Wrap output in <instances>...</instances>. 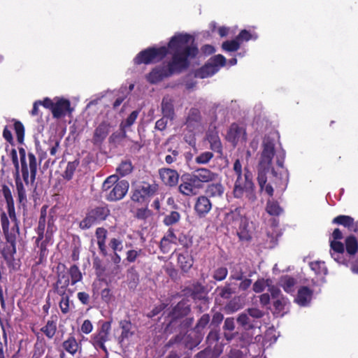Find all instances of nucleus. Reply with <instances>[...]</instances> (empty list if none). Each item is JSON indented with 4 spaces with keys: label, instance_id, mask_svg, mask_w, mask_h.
I'll use <instances>...</instances> for the list:
<instances>
[{
    "label": "nucleus",
    "instance_id": "obj_1",
    "mask_svg": "<svg viewBox=\"0 0 358 358\" xmlns=\"http://www.w3.org/2000/svg\"><path fill=\"white\" fill-rule=\"evenodd\" d=\"M278 135L275 133L264 136L262 142V151L257 166V181L261 191L273 196L274 189L271 185L266 183V173L271 171L275 178L276 186L284 191L288 185L289 172L284 168L285 152L275 148Z\"/></svg>",
    "mask_w": 358,
    "mask_h": 358
},
{
    "label": "nucleus",
    "instance_id": "obj_2",
    "mask_svg": "<svg viewBox=\"0 0 358 358\" xmlns=\"http://www.w3.org/2000/svg\"><path fill=\"white\" fill-rule=\"evenodd\" d=\"M194 38L188 34H178L173 36L169 43L173 57L167 66H160L155 68L147 76V80L152 84L161 81L174 73H180L186 69L189 59L194 58L198 53V48L194 46Z\"/></svg>",
    "mask_w": 358,
    "mask_h": 358
},
{
    "label": "nucleus",
    "instance_id": "obj_3",
    "mask_svg": "<svg viewBox=\"0 0 358 358\" xmlns=\"http://www.w3.org/2000/svg\"><path fill=\"white\" fill-rule=\"evenodd\" d=\"M233 170L236 176L233 190L234 197L241 199L245 195L249 201H255L257 196L252 172L245 167L243 173L242 164L238 159L234 162Z\"/></svg>",
    "mask_w": 358,
    "mask_h": 358
},
{
    "label": "nucleus",
    "instance_id": "obj_4",
    "mask_svg": "<svg viewBox=\"0 0 358 358\" xmlns=\"http://www.w3.org/2000/svg\"><path fill=\"white\" fill-rule=\"evenodd\" d=\"M129 187V184L127 180H118L115 175L108 176L102 185V190L106 193L105 196L109 201H117L123 199Z\"/></svg>",
    "mask_w": 358,
    "mask_h": 358
},
{
    "label": "nucleus",
    "instance_id": "obj_5",
    "mask_svg": "<svg viewBox=\"0 0 358 358\" xmlns=\"http://www.w3.org/2000/svg\"><path fill=\"white\" fill-rule=\"evenodd\" d=\"M190 308L187 302L180 301L169 315V322L168 327L178 329L180 331L185 330L193 323V318H184L188 315Z\"/></svg>",
    "mask_w": 358,
    "mask_h": 358
},
{
    "label": "nucleus",
    "instance_id": "obj_6",
    "mask_svg": "<svg viewBox=\"0 0 358 358\" xmlns=\"http://www.w3.org/2000/svg\"><path fill=\"white\" fill-rule=\"evenodd\" d=\"M19 155L20 159L21 172L23 180L28 185L29 182V173L30 181L31 183L34 182L37 173V162L36 158L32 152H29L27 157V152L24 148H19Z\"/></svg>",
    "mask_w": 358,
    "mask_h": 358
},
{
    "label": "nucleus",
    "instance_id": "obj_7",
    "mask_svg": "<svg viewBox=\"0 0 358 358\" xmlns=\"http://www.w3.org/2000/svg\"><path fill=\"white\" fill-rule=\"evenodd\" d=\"M110 214V210L107 205L89 208L85 217L80 222L79 227L83 230L89 229L92 226L106 220Z\"/></svg>",
    "mask_w": 358,
    "mask_h": 358
},
{
    "label": "nucleus",
    "instance_id": "obj_8",
    "mask_svg": "<svg viewBox=\"0 0 358 358\" xmlns=\"http://www.w3.org/2000/svg\"><path fill=\"white\" fill-rule=\"evenodd\" d=\"M167 52L168 49L165 46L150 48L140 52L134 59V62L136 64H148L163 59Z\"/></svg>",
    "mask_w": 358,
    "mask_h": 358
},
{
    "label": "nucleus",
    "instance_id": "obj_9",
    "mask_svg": "<svg viewBox=\"0 0 358 358\" xmlns=\"http://www.w3.org/2000/svg\"><path fill=\"white\" fill-rule=\"evenodd\" d=\"M158 187L156 184L150 185L143 182L138 185L134 191L131 200L136 202H142L145 199L153 196L157 191Z\"/></svg>",
    "mask_w": 358,
    "mask_h": 358
},
{
    "label": "nucleus",
    "instance_id": "obj_10",
    "mask_svg": "<svg viewBox=\"0 0 358 358\" xmlns=\"http://www.w3.org/2000/svg\"><path fill=\"white\" fill-rule=\"evenodd\" d=\"M111 329L110 322H104L101 324L98 333L92 338V343L96 348H100L107 353L104 343L109 340V334Z\"/></svg>",
    "mask_w": 358,
    "mask_h": 358
},
{
    "label": "nucleus",
    "instance_id": "obj_11",
    "mask_svg": "<svg viewBox=\"0 0 358 358\" xmlns=\"http://www.w3.org/2000/svg\"><path fill=\"white\" fill-rule=\"evenodd\" d=\"M70 282L69 274L65 271V266H57V280L53 284V290L56 294H64L65 290H68Z\"/></svg>",
    "mask_w": 358,
    "mask_h": 358
},
{
    "label": "nucleus",
    "instance_id": "obj_12",
    "mask_svg": "<svg viewBox=\"0 0 358 358\" xmlns=\"http://www.w3.org/2000/svg\"><path fill=\"white\" fill-rule=\"evenodd\" d=\"M201 185H197L190 174L182 176L181 183L178 187L179 192L185 196H193L197 194Z\"/></svg>",
    "mask_w": 358,
    "mask_h": 358
},
{
    "label": "nucleus",
    "instance_id": "obj_13",
    "mask_svg": "<svg viewBox=\"0 0 358 358\" xmlns=\"http://www.w3.org/2000/svg\"><path fill=\"white\" fill-rule=\"evenodd\" d=\"M227 140L236 146L238 143H243L246 141L245 129L238 124H232L227 134Z\"/></svg>",
    "mask_w": 358,
    "mask_h": 358
},
{
    "label": "nucleus",
    "instance_id": "obj_14",
    "mask_svg": "<svg viewBox=\"0 0 358 358\" xmlns=\"http://www.w3.org/2000/svg\"><path fill=\"white\" fill-rule=\"evenodd\" d=\"M197 185L203 186V183L216 181L218 174L206 168H200L190 174Z\"/></svg>",
    "mask_w": 358,
    "mask_h": 358
},
{
    "label": "nucleus",
    "instance_id": "obj_15",
    "mask_svg": "<svg viewBox=\"0 0 358 358\" xmlns=\"http://www.w3.org/2000/svg\"><path fill=\"white\" fill-rule=\"evenodd\" d=\"M0 220L6 238H9L10 241H13V238H17L20 236L19 223L13 224L10 229V221L4 212L1 213Z\"/></svg>",
    "mask_w": 358,
    "mask_h": 358
},
{
    "label": "nucleus",
    "instance_id": "obj_16",
    "mask_svg": "<svg viewBox=\"0 0 358 358\" xmlns=\"http://www.w3.org/2000/svg\"><path fill=\"white\" fill-rule=\"evenodd\" d=\"M71 103L64 99H57L52 108V113L55 118L59 119L72 112Z\"/></svg>",
    "mask_w": 358,
    "mask_h": 358
},
{
    "label": "nucleus",
    "instance_id": "obj_17",
    "mask_svg": "<svg viewBox=\"0 0 358 358\" xmlns=\"http://www.w3.org/2000/svg\"><path fill=\"white\" fill-rule=\"evenodd\" d=\"M16 239L17 238H13V241H10L9 238H6L7 243L1 252L8 267H13L14 255L16 253Z\"/></svg>",
    "mask_w": 358,
    "mask_h": 358
},
{
    "label": "nucleus",
    "instance_id": "obj_18",
    "mask_svg": "<svg viewBox=\"0 0 358 358\" xmlns=\"http://www.w3.org/2000/svg\"><path fill=\"white\" fill-rule=\"evenodd\" d=\"M212 203L206 196H200L197 198L194 210L199 217H205L211 210Z\"/></svg>",
    "mask_w": 358,
    "mask_h": 358
},
{
    "label": "nucleus",
    "instance_id": "obj_19",
    "mask_svg": "<svg viewBox=\"0 0 358 358\" xmlns=\"http://www.w3.org/2000/svg\"><path fill=\"white\" fill-rule=\"evenodd\" d=\"M160 178L163 182L168 186H176L178 182L179 174L176 170L171 169H161L159 171Z\"/></svg>",
    "mask_w": 358,
    "mask_h": 358
},
{
    "label": "nucleus",
    "instance_id": "obj_20",
    "mask_svg": "<svg viewBox=\"0 0 358 358\" xmlns=\"http://www.w3.org/2000/svg\"><path fill=\"white\" fill-rule=\"evenodd\" d=\"M201 122V113L197 108H191L186 118L185 125L190 131L198 129Z\"/></svg>",
    "mask_w": 358,
    "mask_h": 358
},
{
    "label": "nucleus",
    "instance_id": "obj_21",
    "mask_svg": "<svg viewBox=\"0 0 358 358\" xmlns=\"http://www.w3.org/2000/svg\"><path fill=\"white\" fill-rule=\"evenodd\" d=\"M110 124L103 122L95 129L92 138V143L94 145H100L106 139L109 133Z\"/></svg>",
    "mask_w": 358,
    "mask_h": 358
},
{
    "label": "nucleus",
    "instance_id": "obj_22",
    "mask_svg": "<svg viewBox=\"0 0 358 358\" xmlns=\"http://www.w3.org/2000/svg\"><path fill=\"white\" fill-rule=\"evenodd\" d=\"M236 285L231 282H227L224 285L218 286L215 293L222 299H229L236 293Z\"/></svg>",
    "mask_w": 358,
    "mask_h": 358
},
{
    "label": "nucleus",
    "instance_id": "obj_23",
    "mask_svg": "<svg viewBox=\"0 0 358 358\" xmlns=\"http://www.w3.org/2000/svg\"><path fill=\"white\" fill-rule=\"evenodd\" d=\"M108 231L103 227H98L95 231V236L96 238V242L100 253L103 256L108 255L107 247L106 245V241L107 238Z\"/></svg>",
    "mask_w": 358,
    "mask_h": 358
},
{
    "label": "nucleus",
    "instance_id": "obj_24",
    "mask_svg": "<svg viewBox=\"0 0 358 358\" xmlns=\"http://www.w3.org/2000/svg\"><path fill=\"white\" fill-rule=\"evenodd\" d=\"M313 290L308 287H301L297 293L295 301L301 306H308L313 297Z\"/></svg>",
    "mask_w": 358,
    "mask_h": 358
},
{
    "label": "nucleus",
    "instance_id": "obj_25",
    "mask_svg": "<svg viewBox=\"0 0 358 358\" xmlns=\"http://www.w3.org/2000/svg\"><path fill=\"white\" fill-rule=\"evenodd\" d=\"M237 235L241 241H250L252 238V231L247 217H244L237 227Z\"/></svg>",
    "mask_w": 358,
    "mask_h": 358
},
{
    "label": "nucleus",
    "instance_id": "obj_26",
    "mask_svg": "<svg viewBox=\"0 0 358 358\" xmlns=\"http://www.w3.org/2000/svg\"><path fill=\"white\" fill-rule=\"evenodd\" d=\"M273 313L275 317H282L287 312L289 301L287 298L281 296L273 301Z\"/></svg>",
    "mask_w": 358,
    "mask_h": 358
},
{
    "label": "nucleus",
    "instance_id": "obj_27",
    "mask_svg": "<svg viewBox=\"0 0 358 358\" xmlns=\"http://www.w3.org/2000/svg\"><path fill=\"white\" fill-rule=\"evenodd\" d=\"M245 216L241 214V208H236L227 213L224 217V222L227 224L231 225L233 228H237Z\"/></svg>",
    "mask_w": 358,
    "mask_h": 358
},
{
    "label": "nucleus",
    "instance_id": "obj_28",
    "mask_svg": "<svg viewBox=\"0 0 358 358\" xmlns=\"http://www.w3.org/2000/svg\"><path fill=\"white\" fill-rule=\"evenodd\" d=\"M72 293L73 292H71L70 289H68L64 291V294H57L61 296L59 306L63 314L68 313L71 309V307L73 306V301H70V296L72 294Z\"/></svg>",
    "mask_w": 358,
    "mask_h": 358
},
{
    "label": "nucleus",
    "instance_id": "obj_29",
    "mask_svg": "<svg viewBox=\"0 0 358 358\" xmlns=\"http://www.w3.org/2000/svg\"><path fill=\"white\" fill-rule=\"evenodd\" d=\"M120 327L122 329V333L118 339L119 343H122L124 341L130 338L134 335V332L132 330L133 326L130 321H120Z\"/></svg>",
    "mask_w": 358,
    "mask_h": 358
},
{
    "label": "nucleus",
    "instance_id": "obj_30",
    "mask_svg": "<svg viewBox=\"0 0 358 358\" xmlns=\"http://www.w3.org/2000/svg\"><path fill=\"white\" fill-rule=\"evenodd\" d=\"M57 317L52 316L46 322V324L41 329V331L49 339H52L57 331Z\"/></svg>",
    "mask_w": 358,
    "mask_h": 358
},
{
    "label": "nucleus",
    "instance_id": "obj_31",
    "mask_svg": "<svg viewBox=\"0 0 358 358\" xmlns=\"http://www.w3.org/2000/svg\"><path fill=\"white\" fill-rule=\"evenodd\" d=\"M206 138L210 145V149L219 153L222 152V143L216 131H208Z\"/></svg>",
    "mask_w": 358,
    "mask_h": 358
},
{
    "label": "nucleus",
    "instance_id": "obj_32",
    "mask_svg": "<svg viewBox=\"0 0 358 358\" xmlns=\"http://www.w3.org/2000/svg\"><path fill=\"white\" fill-rule=\"evenodd\" d=\"M162 110L165 117L172 120L174 117L173 101L169 96H164L162 101Z\"/></svg>",
    "mask_w": 358,
    "mask_h": 358
},
{
    "label": "nucleus",
    "instance_id": "obj_33",
    "mask_svg": "<svg viewBox=\"0 0 358 358\" xmlns=\"http://www.w3.org/2000/svg\"><path fill=\"white\" fill-rule=\"evenodd\" d=\"M333 223L343 225L350 231H357V224L354 223V219L348 215H338L333 220Z\"/></svg>",
    "mask_w": 358,
    "mask_h": 358
},
{
    "label": "nucleus",
    "instance_id": "obj_34",
    "mask_svg": "<svg viewBox=\"0 0 358 358\" xmlns=\"http://www.w3.org/2000/svg\"><path fill=\"white\" fill-rule=\"evenodd\" d=\"M237 322L246 329H253L258 326L257 322L253 320L245 310L239 315Z\"/></svg>",
    "mask_w": 358,
    "mask_h": 358
},
{
    "label": "nucleus",
    "instance_id": "obj_35",
    "mask_svg": "<svg viewBox=\"0 0 358 358\" xmlns=\"http://www.w3.org/2000/svg\"><path fill=\"white\" fill-rule=\"evenodd\" d=\"M205 192L207 196L222 197L224 192V187L220 182H217L208 185Z\"/></svg>",
    "mask_w": 358,
    "mask_h": 358
},
{
    "label": "nucleus",
    "instance_id": "obj_36",
    "mask_svg": "<svg viewBox=\"0 0 358 358\" xmlns=\"http://www.w3.org/2000/svg\"><path fill=\"white\" fill-rule=\"evenodd\" d=\"M178 262L181 269L187 272L193 265L194 261L192 257L187 252L178 255Z\"/></svg>",
    "mask_w": 358,
    "mask_h": 358
},
{
    "label": "nucleus",
    "instance_id": "obj_37",
    "mask_svg": "<svg viewBox=\"0 0 358 358\" xmlns=\"http://www.w3.org/2000/svg\"><path fill=\"white\" fill-rule=\"evenodd\" d=\"M296 283V280L289 275L282 276L280 280V286L283 288L285 292L289 294L294 292Z\"/></svg>",
    "mask_w": 358,
    "mask_h": 358
},
{
    "label": "nucleus",
    "instance_id": "obj_38",
    "mask_svg": "<svg viewBox=\"0 0 358 358\" xmlns=\"http://www.w3.org/2000/svg\"><path fill=\"white\" fill-rule=\"evenodd\" d=\"M15 180L18 201L21 204L24 205L27 203V194L24 185L20 178V174H16Z\"/></svg>",
    "mask_w": 358,
    "mask_h": 358
},
{
    "label": "nucleus",
    "instance_id": "obj_39",
    "mask_svg": "<svg viewBox=\"0 0 358 358\" xmlns=\"http://www.w3.org/2000/svg\"><path fill=\"white\" fill-rule=\"evenodd\" d=\"M218 69L216 65H213L210 62L205 64L201 67L199 71L196 73V76L204 78L211 76L218 71Z\"/></svg>",
    "mask_w": 358,
    "mask_h": 358
},
{
    "label": "nucleus",
    "instance_id": "obj_40",
    "mask_svg": "<svg viewBox=\"0 0 358 358\" xmlns=\"http://www.w3.org/2000/svg\"><path fill=\"white\" fill-rule=\"evenodd\" d=\"M62 347L66 352L73 355L78 351L79 345L73 336H70L63 342Z\"/></svg>",
    "mask_w": 358,
    "mask_h": 358
},
{
    "label": "nucleus",
    "instance_id": "obj_41",
    "mask_svg": "<svg viewBox=\"0 0 358 358\" xmlns=\"http://www.w3.org/2000/svg\"><path fill=\"white\" fill-rule=\"evenodd\" d=\"M266 211L271 215L278 216L282 212V208L278 201L268 199L266 203Z\"/></svg>",
    "mask_w": 358,
    "mask_h": 358
},
{
    "label": "nucleus",
    "instance_id": "obj_42",
    "mask_svg": "<svg viewBox=\"0 0 358 358\" xmlns=\"http://www.w3.org/2000/svg\"><path fill=\"white\" fill-rule=\"evenodd\" d=\"M67 272L69 274V278H71L70 282L72 285L82 280L83 275L80 268L76 264L72 265Z\"/></svg>",
    "mask_w": 358,
    "mask_h": 358
},
{
    "label": "nucleus",
    "instance_id": "obj_43",
    "mask_svg": "<svg viewBox=\"0 0 358 358\" xmlns=\"http://www.w3.org/2000/svg\"><path fill=\"white\" fill-rule=\"evenodd\" d=\"M345 247L347 252L350 255L356 254L358 250V242L354 236H349L345 239Z\"/></svg>",
    "mask_w": 358,
    "mask_h": 358
},
{
    "label": "nucleus",
    "instance_id": "obj_44",
    "mask_svg": "<svg viewBox=\"0 0 358 358\" xmlns=\"http://www.w3.org/2000/svg\"><path fill=\"white\" fill-rule=\"evenodd\" d=\"M54 216L50 213L48 217V226L45 231L46 241H51L54 232L57 230V227L55 225Z\"/></svg>",
    "mask_w": 358,
    "mask_h": 358
},
{
    "label": "nucleus",
    "instance_id": "obj_45",
    "mask_svg": "<svg viewBox=\"0 0 358 358\" xmlns=\"http://www.w3.org/2000/svg\"><path fill=\"white\" fill-rule=\"evenodd\" d=\"M133 170V166L130 160L122 161L116 171L121 176H125L129 174Z\"/></svg>",
    "mask_w": 358,
    "mask_h": 358
},
{
    "label": "nucleus",
    "instance_id": "obj_46",
    "mask_svg": "<svg viewBox=\"0 0 358 358\" xmlns=\"http://www.w3.org/2000/svg\"><path fill=\"white\" fill-rule=\"evenodd\" d=\"M243 305L240 297H234L230 300L225 306V309L228 313H234L242 308Z\"/></svg>",
    "mask_w": 358,
    "mask_h": 358
},
{
    "label": "nucleus",
    "instance_id": "obj_47",
    "mask_svg": "<svg viewBox=\"0 0 358 358\" xmlns=\"http://www.w3.org/2000/svg\"><path fill=\"white\" fill-rule=\"evenodd\" d=\"M79 162L77 160H75L73 162H69L67 164L66 170L64 171L63 173L64 178L69 180L73 178V176L74 174V172L78 166Z\"/></svg>",
    "mask_w": 358,
    "mask_h": 358
},
{
    "label": "nucleus",
    "instance_id": "obj_48",
    "mask_svg": "<svg viewBox=\"0 0 358 358\" xmlns=\"http://www.w3.org/2000/svg\"><path fill=\"white\" fill-rule=\"evenodd\" d=\"M14 129L17 137V141L20 143H22L24 137V127L20 121H15L14 124Z\"/></svg>",
    "mask_w": 358,
    "mask_h": 358
},
{
    "label": "nucleus",
    "instance_id": "obj_49",
    "mask_svg": "<svg viewBox=\"0 0 358 358\" xmlns=\"http://www.w3.org/2000/svg\"><path fill=\"white\" fill-rule=\"evenodd\" d=\"M50 242V241H46V238H45L44 241H43L40 243V245H37L40 249L39 257H38V261L37 262V264H42L46 259L48 253V251L47 250V245Z\"/></svg>",
    "mask_w": 358,
    "mask_h": 358
},
{
    "label": "nucleus",
    "instance_id": "obj_50",
    "mask_svg": "<svg viewBox=\"0 0 358 358\" xmlns=\"http://www.w3.org/2000/svg\"><path fill=\"white\" fill-rule=\"evenodd\" d=\"M222 48L225 51L234 52L239 49L240 44L236 38L232 41H224L222 45Z\"/></svg>",
    "mask_w": 358,
    "mask_h": 358
},
{
    "label": "nucleus",
    "instance_id": "obj_51",
    "mask_svg": "<svg viewBox=\"0 0 358 358\" xmlns=\"http://www.w3.org/2000/svg\"><path fill=\"white\" fill-rule=\"evenodd\" d=\"M180 219V215L177 211H172L164 218V223L166 226L173 225L177 223Z\"/></svg>",
    "mask_w": 358,
    "mask_h": 358
},
{
    "label": "nucleus",
    "instance_id": "obj_52",
    "mask_svg": "<svg viewBox=\"0 0 358 358\" xmlns=\"http://www.w3.org/2000/svg\"><path fill=\"white\" fill-rule=\"evenodd\" d=\"M310 267L317 274L326 275L327 273V268L324 265V262H310Z\"/></svg>",
    "mask_w": 358,
    "mask_h": 358
},
{
    "label": "nucleus",
    "instance_id": "obj_53",
    "mask_svg": "<svg viewBox=\"0 0 358 358\" xmlns=\"http://www.w3.org/2000/svg\"><path fill=\"white\" fill-rule=\"evenodd\" d=\"M228 274V270L226 267H219L213 271V278L217 281L224 280Z\"/></svg>",
    "mask_w": 358,
    "mask_h": 358
},
{
    "label": "nucleus",
    "instance_id": "obj_54",
    "mask_svg": "<svg viewBox=\"0 0 358 358\" xmlns=\"http://www.w3.org/2000/svg\"><path fill=\"white\" fill-rule=\"evenodd\" d=\"M213 157V154L211 152L206 151L201 153L195 158V162L197 164H206L208 163Z\"/></svg>",
    "mask_w": 358,
    "mask_h": 358
},
{
    "label": "nucleus",
    "instance_id": "obj_55",
    "mask_svg": "<svg viewBox=\"0 0 358 358\" xmlns=\"http://www.w3.org/2000/svg\"><path fill=\"white\" fill-rule=\"evenodd\" d=\"M138 114V110H134L124 121L122 122L120 124L121 127L123 129L130 127L135 122Z\"/></svg>",
    "mask_w": 358,
    "mask_h": 358
},
{
    "label": "nucleus",
    "instance_id": "obj_56",
    "mask_svg": "<svg viewBox=\"0 0 358 358\" xmlns=\"http://www.w3.org/2000/svg\"><path fill=\"white\" fill-rule=\"evenodd\" d=\"M46 223V209L45 207L41 208V216L39 217L36 232L44 233Z\"/></svg>",
    "mask_w": 358,
    "mask_h": 358
},
{
    "label": "nucleus",
    "instance_id": "obj_57",
    "mask_svg": "<svg viewBox=\"0 0 358 358\" xmlns=\"http://www.w3.org/2000/svg\"><path fill=\"white\" fill-rule=\"evenodd\" d=\"M108 245L113 252H121L123 250L122 241L120 238H111Z\"/></svg>",
    "mask_w": 358,
    "mask_h": 358
},
{
    "label": "nucleus",
    "instance_id": "obj_58",
    "mask_svg": "<svg viewBox=\"0 0 358 358\" xmlns=\"http://www.w3.org/2000/svg\"><path fill=\"white\" fill-rule=\"evenodd\" d=\"M142 253L143 250L141 249L129 250L126 252L125 260L129 263H134Z\"/></svg>",
    "mask_w": 358,
    "mask_h": 358
},
{
    "label": "nucleus",
    "instance_id": "obj_59",
    "mask_svg": "<svg viewBox=\"0 0 358 358\" xmlns=\"http://www.w3.org/2000/svg\"><path fill=\"white\" fill-rule=\"evenodd\" d=\"M48 143H49V151H50V154L52 155V156H56L57 152H58V150L59 148V141L56 138V137H53V138H50L49 140H48Z\"/></svg>",
    "mask_w": 358,
    "mask_h": 358
},
{
    "label": "nucleus",
    "instance_id": "obj_60",
    "mask_svg": "<svg viewBox=\"0 0 358 358\" xmlns=\"http://www.w3.org/2000/svg\"><path fill=\"white\" fill-rule=\"evenodd\" d=\"M210 322V315L208 314H203L201 318L199 320L196 327L195 330L197 332H200L202 329H203L207 324Z\"/></svg>",
    "mask_w": 358,
    "mask_h": 358
},
{
    "label": "nucleus",
    "instance_id": "obj_61",
    "mask_svg": "<svg viewBox=\"0 0 358 358\" xmlns=\"http://www.w3.org/2000/svg\"><path fill=\"white\" fill-rule=\"evenodd\" d=\"M257 38V34H252L246 29L242 30L239 34L237 36L236 39L239 41H248L249 40L253 39L255 40Z\"/></svg>",
    "mask_w": 358,
    "mask_h": 358
},
{
    "label": "nucleus",
    "instance_id": "obj_62",
    "mask_svg": "<svg viewBox=\"0 0 358 358\" xmlns=\"http://www.w3.org/2000/svg\"><path fill=\"white\" fill-rule=\"evenodd\" d=\"M111 261L113 262L114 264H115V266L113 270V273L117 275L121 271V268L120 266V263L121 262V257L117 254V252H113V254L111 255Z\"/></svg>",
    "mask_w": 358,
    "mask_h": 358
},
{
    "label": "nucleus",
    "instance_id": "obj_63",
    "mask_svg": "<svg viewBox=\"0 0 358 358\" xmlns=\"http://www.w3.org/2000/svg\"><path fill=\"white\" fill-rule=\"evenodd\" d=\"M245 311L255 321L264 315V313L262 310L256 308H248Z\"/></svg>",
    "mask_w": 358,
    "mask_h": 358
},
{
    "label": "nucleus",
    "instance_id": "obj_64",
    "mask_svg": "<svg viewBox=\"0 0 358 358\" xmlns=\"http://www.w3.org/2000/svg\"><path fill=\"white\" fill-rule=\"evenodd\" d=\"M213 65H216L218 70L220 67L224 66L226 63L225 57L222 55L214 56L210 61Z\"/></svg>",
    "mask_w": 358,
    "mask_h": 358
}]
</instances>
